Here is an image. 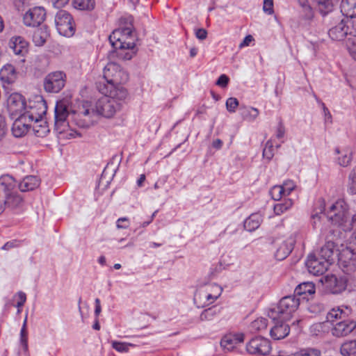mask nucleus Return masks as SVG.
I'll return each mask as SVG.
<instances>
[{"mask_svg": "<svg viewBox=\"0 0 356 356\" xmlns=\"http://www.w3.org/2000/svg\"><path fill=\"white\" fill-rule=\"evenodd\" d=\"M121 106V103L115 98L103 97L97 102L95 110L90 108V104L88 102H83L77 110L72 111V119L78 127L87 128L92 124L91 118L95 113L105 118H111L120 110Z\"/></svg>", "mask_w": 356, "mask_h": 356, "instance_id": "obj_1", "label": "nucleus"}, {"mask_svg": "<svg viewBox=\"0 0 356 356\" xmlns=\"http://www.w3.org/2000/svg\"><path fill=\"white\" fill-rule=\"evenodd\" d=\"M318 207L315 209V213L312 215V226L314 229L319 227L320 224L325 220L334 225L341 226L348 219V212L343 206L342 202H337L332 204L329 211L324 213L325 202L322 198L317 201Z\"/></svg>", "mask_w": 356, "mask_h": 356, "instance_id": "obj_2", "label": "nucleus"}, {"mask_svg": "<svg viewBox=\"0 0 356 356\" xmlns=\"http://www.w3.org/2000/svg\"><path fill=\"white\" fill-rule=\"evenodd\" d=\"M348 316L346 310L340 307H334L327 312L326 319L332 325L331 333L334 337H346L356 328V321Z\"/></svg>", "mask_w": 356, "mask_h": 356, "instance_id": "obj_3", "label": "nucleus"}, {"mask_svg": "<svg viewBox=\"0 0 356 356\" xmlns=\"http://www.w3.org/2000/svg\"><path fill=\"white\" fill-rule=\"evenodd\" d=\"M334 229L329 230V234L325 236V244L317 252L310 253L305 261L306 267H329L334 261V250L335 247V234Z\"/></svg>", "mask_w": 356, "mask_h": 356, "instance_id": "obj_4", "label": "nucleus"}, {"mask_svg": "<svg viewBox=\"0 0 356 356\" xmlns=\"http://www.w3.org/2000/svg\"><path fill=\"white\" fill-rule=\"evenodd\" d=\"M300 305V300L296 296H287L282 298L277 305L268 312V317L273 321L281 319L288 321Z\"/></svg>", "mask_w": 356, "mask_h": 356, "instance_id": "obj_5", "label": "nucleus"}, {"mask_svg": "<svg viewBox=\"0 0 356 356\" xmlns=\"http://www.w3.org/2000/svg\"><path fill=\"white\" fill-rule=\"evenodd\" d=\"M70 112L68 106L65 100L56 102L54 108V131L58 134H63L69 131V123L67 120ZM78 134L76 131L70 130L67 136L75 137Z\"/></svg>", "mask_w": 356, "mask_h": 356, "instance_id": "obj_6", "label": "nucleus"}, {"mask_svg": "<svg viewBox=\"0 0 356 356\" xmlns=\"http://www.w3.org/2000/svg\"><path fill=\"white\" fill-rule=\"evenodd\" d=\"M131 25L114 30L109 35L108 40L113 49L134 48L135 43L131 38Z\"/></svg>", "mask_w": 356, "mask_h": 356, "instance_id": "obj_7", "label": "nucleus"}, {"mask_svg": "<svg viewBox=\"0 0 356 356\" xmlns=\"http://www.w3.org/2000/svg\"><path fill=\"white\" fill-rule=\"evenodd\" d=\"M47 111V105L44 98L38 95L29 99L26 109L22 115L28 122H33L34 120H41Z\"/></svg>", "mask_w": 356, "mask_h": 356, "instance_id": "obj_8", "label": "nucleus"}, {"mask_svg": "<svg viewBox=\"0 0 356 356\" xmlns=\"http://www.w3.org/2000/svg\"><path fill=\"white\" fill-rule=\"evenodd\" d=\"M348 281V275L343 272L341 275L327 274L322 276L319 282L334 294L340 293L343 291L347 286Z\"/></svg>", "mask_w": 356, "mask_h": 356, "instance_id": "obj_9", "label": "nucleus"}, {"mask_svg": "<svg viewBox=\"0 0 356 356\" xmlns=\"http://www.w3.org/2000/svg\"><path fill=\"white\" fill-rule=\"evenodd\" d=\"M103 78L106 81L118 86L126 83L129 79V75L120 65L111 62L104 67Z\"/></svg>", "mask_w": 356, "mask_h": 356, "instance_id": "obj_10", "label": "nucleus"}, {"mask_svg": "<svg viewBox=\"0 0 356 356\" xmlns=\"http://www.w3.org/2000/svg\"><path fill=\"white\" fill-rule=\"evenodd\" d=\"M55 24L58 33L65 37H71L75 33L74 22L71 15L63 10L57 12Z\"/></svg>", "mask_w": 356, "mask_h": 356, "instance_id": "obj_11", "label": "nucleus"}, {"mask_svg": "<svg viewBox=\"0 0 356 356\" xmlns=\"http://www.w3.org/2000/svg\"><path fill=\"white\" fill-rule=\"evenodd\" d=\"M65 74L61 71L48 74L43 82L44 90L51 93L60 92L65 85Z\"/></svg>", "mask_w": 356, "mask_h": 356, "instance_id": "obj_12", "label": "nucleus"}, {"mask_svg": "<svg viewBox=\"0 0 356 356\" xmlns=\"http://www.w3.org/2000/svg\"><path fill=\"white\" fill-rule=\"evenodd\" d=\"M26 105V99L20 93L13 92L7 98V108L13 118L23 114Z\"/></svg>", "mask_w": 356, "mask_h": 356, "instance_id": "obj_13", "label": "nucleus"}, {"mask_svg": "<svg viewBox=\"0 0 356 356\" xmlns=\"http://www.w3.org/2000/svg\"><path fill=\"white\" fill-rule=\"evenodd\" d=\"M270 350V341L261 337L252 339L246 345V350L251 355H266Z\"/></svg>", "mask_w": 356, "mask_h": 356, "instance_id": "obj_14", "label": "nucleus"}, {"mask_svg": "<svg viewBox=\"0 0 356 356\" xmlns=\"http://www.w3.org/2000/svg\"><path fill=\"white\" fill-rule=\"evenodd\" d=\"M46 11L42 7H34L29 9L24 15L23 21L27 26H38L44 20Z\"/></svg>", "mask_w": 356, "mask_h": 356, "instance_id": "obj_15", "label": "nucleus"}, {"mask_svg": "<svg viewBox=\"0 0 356 356\" xmlns=\"http://www.w3.org/2000/svg\"><path fill=\"white\" fill-rule=\"evenodd\" d=\"M348 19L349 17H344L337 25L329 30L328 35L332 40L341 41L347 35H350L351 26L349 24H348Z\"/></svg>", "mask_w": 356, "mask_h": 356, "instance_id": "obj_16", "label": "nucleus"}, {"mask_svg": "<svg viewBox=\"0 0 356 356\" xmlns=\"http://www.w3.org/2000/svg\"><path fill=\"white\" fill-rule=\"evenodd\" d=\"M298 234L295 232L289 236L286 240L279 245L275 253V257L277 260L282 261L286 258L292 252L296 241V237Z\"/></svg>", "mask_w": 356, "mask_h": 356, "instance_id": "obj_17", "label": "nucleus"}, {"mask_svg": "<svg viewBox=\"0 0 356 356\" xmlns=\"http://www.w3.org/2000/svg\"><path fill=\"white\" fill-rule=\"evenodd\" d=\"M211 291H216V294H213L210 292L209 288L200 289L197 291L195 295V298L202 300L204 301V304L205 305H209L220 297L222 291V289L220 286L214 284H211Z\"/></svg>", "mask_w": 356, "mask_h": 356, "instance_id": "obj_18", "label": "nucleus"}, {"mask_svg": "<svg viewBox=\"0 0 356 356\" xmlns=\"http://www.w3.org/2000/svg\"><path fill=\"white\" fill-rule=\"evenodd\" d=\"M273 327L270 329V335L274 340H280L287 337L290 332V327L281 319L273 321Z\"/></svg>", "mask_w": 356, "mask_h": 356, "instance_id": "obj_19", "label": "nucleus"}, {"mask_svg": "<svg viewBox=\"0 0 356 356\" xmlns=\"http://www.w3.org/2000/svg\"><path fill=\"white\" fill-rule=\"evenodd\" d=\"M16 120L13 124L12 132L15 137L19 138L25 135L31 129V122H28L22 115L15 117Z\"/></svg>", "mask_w": 356, "mask_h": 356, "instance_id": "obj_20", "label": "nucleus"}, {"mask_svg": "<svg viewBox=\"0 0 356 356\" xmlns=\"http://www.w3.org/2000/svg\"><path fill=\"white\" fill-rule=\"evenodd\" d=\"M8 47L16 55L24 56L28 51V42L21 36L12 37Z\"/></svg>", "mask_w": 356, "mask_h": 356, "instance_id": "obj_21", "label": "nucleus"}, {"mask_svg": "<svg viewBox=\"0 0 356 356\" xmlns=\"http://www.w3.org/2000/svg\"><path fill=\"white\" fill-rule=\"evenodd\" d=\"M40 184V179L34 175L26 176L19 184V188L22 192L33 191Z\"/></svg>", "mask_w": 356, "mask_h": 356, "instance_id": "obj_22", "label": "nucleus"}, {"mask_svg": "<svg viewBox=\"0 0 356 356\" xmlns=\"http://www.w3.org/2000/svg\"><path fill=\"white\" fill-rule=\"evenodd\" d=\"M0 79L8 84L12 83L17 79V72L13 65L7 64L0 70Z\"/></svg>", "mask_w": 356, "mask_h": 356, "instance_id": "obj_23", "label": "nucleus"}, {"mask_svg": "<svg viewBox=\"0 0 356 356\" xmlns=\"http://www.w3.org/2000/svg\"><path fill=\"white\" fill-rule=\"evenodd\" d=\"M334 7V0L314 1V8L322 16H325L332 12Z\"/></svg>", "mask_w": 356, "mask_h": 356, "instance_id": "obj_24", "label": "nucleus"}, {"mask_svg": "<svg viewBox=\"0 0 356 356\" xmlns=\"http://www.w3.org/2000/svg\"><path fill=\"white\" fill-rule=\"evenodd\" d=\"M31 129H32L35 135L38 137H44L49 132L47 122L44 121L42 118L33 121Z\"/></svg>", "mask_w": 356, "mask_h": 356, "instance_id": "obj_25", "label": "nucleus"}, {"mask_svg": "<svg viewBox=\"0 0 356 356\" xmlns=\"http://www.w3.org/2000/svg\"><path fill=\"white\" fill-rule=\"evenodd\" d=\"M261 220L259 213H252L244 221V228L248 232L254 231L260 226Z\"/></svg>", "mask_w": 356, "mask_h": 356, "instance_id": "obj_26", "label": "nucleus"}, {"mask_svg": "<svg viewBox=\"0 0 356 356\" xmlns=\"http://www.w3.org/2000/svg\"><path fill=\"white\" fill-rule=\"evenodd\" d=\"M16 186L15 179L8 175H3L0 177V187L5 192L6 195L13 192Z\"/></svg>", "mask_w": 356, "mask_h": 356, "instance_id": "obj_27", "label": "nucleus"}, {"mask_svg": "<svg viewBox=\"0 0 356 356\" xmlns=\"http://www.w3.org/2000/svg\"><path fill=\"white\" fill-rule=\"evenodd\" d=\"M22 204V197L17 193L12 192L6 195L5 207L15 209L20 207Z\"/></svg>", "mask_w": 356, "mask_h": 356, "instance_id": "obj_28", "label": "nucleus"}, {"mask_svg": "<svg viewBox=\"0 0 356 356\" xmlns=\"http://www.w3.org/2000/svg\"><path fill=\"white\" fill-rule=\"evenodd\" d=\"M315 293V286L312 282H307L298 284L294 290V296L312 295Z\"/></svg>", "mask_w": 356, "mask_h": 356, "instance_id": "obj_29", "label": "nucleus"}, {"mask_svg": "<svg viewBox=\"0 0 356 356\" xmlns=\"http://www.w3.org/2000/svg\"><path fill=\"white\" fill-rule=\"evenodd\" d=\"M340 353L343 356L356 355V339L343 343L340 347Z\"/></svg>", "mask_w": 356, "mask_h": 356, "instance_id": "obj_30", "label": "nucleus"}, {"mask_svg": "<svg viewBox=\"0 0 356 356\" xmlns=\"http://www.w3.org/2000/svg\"><path fill=\"white\" fill-rule=\"evenodd\" d=\"M48 36L49 35L45 30L38 29L33 34V42L35 46L41 47L45 43Z\"/></svg>", "mask_w": 356, "mask_h": 356, "instance_id": "obj_31", "label": "nucleus"}, {"mask_svg": "<svg viewBox=\"0 0 356 356\" xmlns=\"http://www.w3.org/2000/svg\"><path fill=\"white\" fill-rule=\"evenodd\" d=\"M115 86L116 85L110 83L109 81H99L97 83V88L99 92L103 94L104 97L111 96L112 91H113Z\"/></svg>", "mask_w": 356, "mask_h": 356, "instance_id": "obj_32", "label": "nucleus"}, {"mask_svg": "<svg viewBox=\"0 0 356 356\" xmlns=\"http://www.w3.org/2000/svg\"><path fill=\"white\" fill-rule=\"evenodd\" d=\"M220 312V309L216 306L204 309L200 314V319L202 321H211Z\"/></svg>", "mask_w": 356, "mask_h": 356, "instance_id": "obj_33", "label": "nucleus"}, {"mask_svg": "<svg viewBox=\"0 0 356 356\" xmlns=\"http://www.w3.org/2000/svg\"><path fill=\"white\" fill-rule=\"evenodd\" d=\"M72 3L75 8L82 10H90L95 7V0H73Z\"/></svg>", "mask_w": 356, "mask_h": 356, "instance_id": "obj_34", "label": "nucleus"}, {"mask_svg": "<svg viewBox=\"0 0 356 356\" xmlns=\"http://www.w3.org/2000/svg\"><path fill=\"white\" fill-rule=\"evenodd\" d=\"M293 356H321V351L316 348H304L294 353Z\"/></svg>", "mask_w": 356, "mask_h": 356, "instance_id": "obj_35", "label": "nucleus"}, {"mask_svg": "<svg viewBox=\"0 0 356 356\" xmlns=\"http://www.w3.org/2000/svg\"><path fill=\"white\" fill-rule=\"evenodd\" d=\"M133 49L134 48L113 49L114 51L113 54H115V56L120 59L127 60L131 59L134 54V52L132 51Z\"/></svg>", "mask_w": 356, "mask_h": 356, "instance_id": "obj_36", "label": "nucleus"}, {"mask_svg": "<svg viewBox=\"0 0 356 356\" xmlns=\"http://www.w3.org/2000/svg\"><path fill=\"white\" fill-rule=\"evenodd\" d=\"M292 205L293 202L291 199L285 200L283 202L276 204L274 206V212L276 215H281L290 209Z\"/></svg>", "mask_w": 356, "mask_h": 356, "instance_id": "obj_37", "label": "nucleus"}, {"mask_svg": "<svg viewBox=\"0 0 356 356\" xmlns=\"http://www.w3.org/2000/svg\"><path fill=\"white\" fill-rule=\"evenodd\" d=\"M127 90L120 86V85L116 86L114 88L113 91H112V93L110 96L111 98H115L118 101V100H123L126 99L127 97Z\"/></svg>", "mask_w": 356, "mask_h": 356, "instance_id": "obj_38", "label": "nucleus"}, {"mask_svg": "<svg viewBox=\"0 0 356 356\" xmlns=\"http://www.w3.org/2000/svg\"><path fill=\"white\" fill-rule=\"evenodd\" d=\"M267 327V319L259 318L250 323V329L254 332H259L265 330Z\"/></svg>", "mask_w": 356, "mask_h": 356, "instance_id": "obj_39", "label": "nucleus"}, {"mask_svg": "<svg viewBox=\"0 0 356 356\" xmlns=\"http://www.w3.org/2000/svg\"><path fill=\"white\" fill-rule=\"evenodd\" d=\"M232 334L225 336L220 341V346L225 351L229 352L233 350L235 343L233 340Z\"/></svg>", "mask_w": 356, "mask_h": 356, "instance_id": "obj_40", "label": "nucleus"}, {"mask_svg": "<svg viewBox=\"0 0 356 356\" xmlns=\"http://www.w3.org/2000/svg\"><path fill=\"white\" fill-rule=\"evenodd\" d=\"M111 346L113 349L120 353H127L129 350L130 347L135 346L134 344L130 343L117 341H112Z\"/></svg>", "mask_w": 356, "mask_h": 356, "instance_id": "obj_41", "label": "nucleus"}, {"mask_svg": "<svg viewBox=\"0 0 356 356\" xmlns=\"http://www.w3.org/2000/svg\"><path fill=\"white\" fill-rule=\"evenodd\" d=\"M300 5L303 9L304 17L306 19L310 20L314 17L312 7L309 5L307 0H298Z\"/></svg>", "mask_w": 356, "mask_h": 356, "instance_id": "obj_42", "label": "nucleus"}, {"mask_svg": "<svg viewBox=\"0 0 356 356\" xmlns=\"http://www.w3.org/2000/svg\"><path fill=\"white\" fill-rule=\"evenodd\" d=\"M259 114V111L257 108L250 107L244 112L243 118L245 120L253 121L258 117Z\"/></svg>", "mask_w": 356, "mask_h": 356, "instance_id": "obj_43", "label": "nucleus"}, {"mask_svg": "<svg viewBox=\"0 0 356 356\" xmlns=\"http://www.w3.org/2000/svg\"><path fill=\"white\" fill-rule=\"evenodd\" d=\"M346 46L350 56L356 60V40L348 38L346 40Z\"/></svg>", "mask_w": 356, "mask_h": 356, "instance_id": "obj_44", "label": "nucleus"}, {"mask_svg": "<svg viewBox=\"0 0 356 356\" xmlns=\"http://www.w3.org/2000/svg\"><path fill=\"white\" fill-rule=\"evenodd\" d=\"M272 197L275 200H280L282 196L286 195L284 193V189L282 188V186H275L270 191Z\"/></svg>", "mask_w": 356, "mask_h": 356, "instance_id": "obj_45", "label": "nucleus"}, {"mask_svg": "<svg viewBox=\"0 0 356 356\" xmlns=\"http://www.w3.org/2000/svg\"><path fill=\"white\" fill-rule=\"evenodd\" d=\"M352 161V154L350 152L346 151L338 158V163L341 166H348Z\"/></svg>", "mask_w": 356, "mask_h": 356, "instance_id": "obj_46", "label": "nucleus"}, {"mask_svg": "<svg viewBox=\"0 0 356 356\" xmlns=\"http://www.w3.org/2000/svg\"><path fill=\"white\" fill-rule=\"evenodd\" d=\"M273 155V144L272 140H269L266 142V146L263 150V156L270 161Z\"/></svg>", "mask_w": 356, "mask_h": 356, "instance_id": "obj_47", "label": "nucleus"}, {"mask_svg": "<svg viewBox=\"0 0 356 356\" xmlns=\"http://www.w3.org/2000/svg\"><path fill=\"white\" fill-rule=\"evenodd\" d=\"M238 101L235 97H229L226 101V108L229 113H234L238 106Z\"/></svg>", "mask_w": 356, "mask_h": 356, "instance_id": "obj_48", "label": "nucleus"}, {"mask_svg": "<svg viewBox=\"0 0 356 356\" xmlns=\"http://www.w3.org/2000/svg\"><path fill=\"white\" fill-rule=\"evenodd\" d=\"M263 10L268 15H272L274 13L273 0H264Z\"/></svg>", "mask_w": 356, "mask_h": 356, "instance_id": "obj_49", "label": "nucleus"}, {"mask_svg": "<svg viewBox=\"0 0 356 356\" xmlns=\"http://www.w3.org/2000/svg\"><path fill=\"white\" fill-rule=\"evenodd\" d=\"M26 318L24 321L23 326L21 329L20 334H21V343L23 345L25 350L27 349V336L26 332Z\"/></svg>", "mask_w": 356, "mask_h": 356, "instance_id": "obj_50", "label": "nucleus"}, {"mask_svg": "<svg viewBox=\"0 0 356 356\" xmlns=\"http://www.w3.org/2000/svg\"><path fill=\"white\" fill-rule=\"evenodd\" d=\"M348 24H350V35L356 36V14L353 13L350 15L349 19H348Z\"/></svg>", "mask_w": 356, "mask_h": 356, "instance_id": "obj_51", "label": "nucleus"}, {"mask_svg": "<svg viewBox=\"0 0 356 356\" xmlns=\"http://www.w3.org/2000/svg\"><path fill=\"white\" fill-rule=\"evenodd\" d=\"M16 296L18 297V301L16 304V307L18 308V312H20V307H22L24 305V304L25 303L26 300V294L22 292V291H19L17 294H16Z\"/></svg>", "mask_w": 356, "mask_h": 356, "instance_id": "obj_52", "label": "nucleus"}, {"mask_svg": "<svg viewBox=\"0 0 356 356\" xmlns=\"http://www.w3.org/2000/svg\"><path fill=\"white\" fill-rule=\"evenodd\" d=\"M129 218L126 217L120 218L116 222V227L118 229H127L129 227Z\"/></svg>", "mask_w": 356, "mask_h": 356, "instance_id": "obj_53", "label": "nucleus"}, {"mask_svg": "<svg viewBox=\"0 0 356 356\" xmlns=\"http://www.w3.org/2000/svg\"><path fill=\"white\" fill-rule=\"evenodd\" d=\"M282 187L283 189H284L285 194L286 195H289L291 193V191L295 188L296 185L292 181L289 180L284 182Z\"/></svg>", "mask_w": 356, "mask_h": 356, "instance_id": "obj_54", "label": "nucleus"}, {"mask_svg": "<svg viewBox=\"0 0 356 356\" xmlns=\"http://www.w3.org/2000/svg\"><path fill=\"white\" fill-rule=\"evenodd\" d=\"M20 245V243L17 240H12L7 243H6L2 247L1 249L4 250H10L13 248L19 247Z\"/></svg>", "mask_w": 356, "mask_h": 356, "instance_id": "obj_55", "label": "nucleus"}, {"mask_svg": "<svg viewBox=\"0 0 356 356\" xmlns=\"http://www.w3.org/2000/svg\"><path fill=\"white\" fill-rule=\"evenodd\" d=\"M229 81V79L227 75L221 74L216 81V85L222 88H225L228 85Z\"/></svg>", "mask_w": 356, "mask_h": 356, "instance_id": "obj_56", "label": "nucleus"}, {"mask_svg": "<svg viewBox=\"0 0 356 356\" xmlns=\"http://www.w3.org/2000/svg\"><path fill=\"white\" fill-rule=\"evenodd\" d=\"M285 134V128L282 122H280L277 128L276 137L278 139L284 138Z\"/></svg>", "mask_w": 356, "mask_h": 356, "instance_id": "obj_57", "label": "nucleus"}, {"mask_svg": "<svg viewBox=\"0 0 356 356\" xmlns=\"http://www.w3.org/2000/svg\"><path fill=\"white\" fill-rule=\"evenodd\" d=\"M195 36L200 40H204L207 36V31L204 29H198L195 31Z\"/></svg>", "mask_w": 356, "mask_h": 356, "instance_id": "obj_58", "label": "nucleus"}, {"mask_svg": "<svg viewBox=\"0 0 356 356\" xmlns=\"http://www.w3.org/2000/svg\"><path fill=\"white\" fill-rule=\"evenodd\" d=\"M6 133V122L3 116L0 115V140Z\"/></svg>", "mask_w": 356, "mask_h": 356, "instance_id": "obj_59", "label": "nucleus"}, {"mask_svg": "<svg viewBox=\"0 0 356 356\" xmlns=\"http://www.w3.org/2000/svg\"><path fill=\"white\" fill-rule=\"evenodd\" d=\"M232 337H233L232 339L235 344L243 342L245 338V336L243 333H236L234 334H232Z\"/></svg>", "mask_w": 356, "mask_h": 356, "instance_id": "obj_60", "label": "nucleus"}, {"mask_svg": "<svg viewBox=\"0 0 356 356\" xmlns=\"http://www.w3.org/2000/svg\"><path fill=\"white\" fill-rule=\"evenodd\" d=\"M54 6L56 8H61L68 3L70 0H51Z\"/></svg>", "mask_w": 356, "mask_h": 356, "instance_id": "obj_61", "label": "nucleus"}, {"mask_svg": "<svg viewBox=\"0 0 356 356\" xmlns=\"http://www.w3.org/2000/svg\"><path fill=\"white\" fill-rule=\"evenodd\" d=\"M95 302V315L96 318H98V316L102 311L99 299L96 298Z\"/></svg>", "mask_w": 356, "mask_h": 356, "instance_id": "obj_62", "label": "nucleus"}, {"mask_svg": "<svg viewBox=\"0 0 356 356\" xmlns=\"http://www.w3.org/2000/svg\"><path fill=\"white\" fill-rule=\"evenodd\" d=\"M253 40V38L252 35H248L247 36L245 37V38L243 39V42L240 44L239 45V47H245V46H248L250 42H252Z\"/></svg>", "mask_w": 356, "mask_h": 356, "instance_id": "obj_63", "label": "nucleus"}, {"mask_svg": "<svg viewBox=\"0 0 356 356\" xmlns=\"http://www.w3.org/2000/svg\"><path fill=\"white\" fill-rule=\"evenodd\" d=\"M349 183H355L356 182V166L353 168L350 175H349Z\"/></svg>", "mask_w": 356, "mask_h": 356, "instance_id": "obj_64", "label": "nucleus"}]
</instances>
